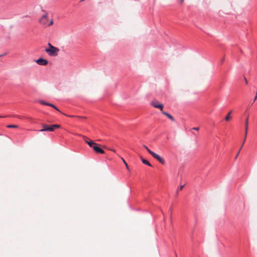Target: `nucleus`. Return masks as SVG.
Segmentation results:
<instances>
[{"label":"nucleus","mask_w":257,"mask_h":257,"mask_svg":"<svg viewBox=\"0 0 257 257\" xmlns=\"http://www.w3.org/2000/svg\"><path fill=\"white\" fill-rule=\"evenodd\" d=\"M48 48L45 49V51L50 56H57L59 49L52 46L50 43L48 44Z\"/></svg>","instance_id":"nucleus-1"},{"label":"nucleus","mask_w":257,"mask_h":257,"mask_svg":"<svg viewBox=\"0 0 257 257\" xmlns=\"http://www.w3.org/2000/svg\"><path fill=\"white\" fill-rule=\"evenodd\" d=\"M40 23L44 27H48L53 24V20L51 19L50 20L48 18L47 14L44 15L39 20Z\"/></svg>","instance_id":"nucleus-2"},{"label":"nucleus","mask_w":257,"mask_h":257,"mask_svg":"<svg viewBox=\"0 0 257 257\" xmlns=\"http://www.w3.org/2000/svg\"><path fill=\"white\" fill-rule=\"evenodd\" d=\"M143 147L146 149V150H147L148 153L153 156V157L159 161L161 164H165V160L160 156L150 150L146 145H144Z\"/></svg>","instance_id":"nucleus-3"},{"label":"nucleus","mask_w":257,"mask_h":257,"mask_svg":"<svg viewBox=\"0 0 257 257\" xmlns=\"http://www.w3.org/2000/svg\"><path fill=\"white\" fill-rule=\"evenodd\" d=\"M248 117L245 120V135H244V140L243 141V142H242V144L241 145L238 152H237L235 157V159H236L237 158V157H238V154L241 150V149H242L243 146V144H244L245 142V140H246V137H247V131H248Z\"/></svg>","instance_id":"nucleus-4"},{"label":"nucleus","mask_w":257,"mask_h":257,"mask_svg":"<svg viewBox=\"0 0 257 257\" xmlns=\"http://www.w3.org/2000/svg\"><path fill=\"white\" fill-rule=\"evenodd\" d=\"M151 104L154 107L160 109V110L162 112L163 111L164 105L162 103H160L158 101L155 99L153 100Z\"/></svg>","instance_id":"nucleus-5"},{"label":"nucleus","mask_w":257,"mask_h":257,"mask_svg":"<svg viewBox=\"0 0 257 257\" xmlns=\"http://www.w3.org/2000/svg\"><path fill=\"white\" fill-rule=\"evenodd\" d=\"M60 128V125L59 124H52L48 126L47 131L54 132L55 129Z\"/></svg>","instance_id":"nucleus-6"},{"label":"nucleus","mask_w":257,"mask_h":257,"mask_svg":"<svg viewBox=\"0 0 257 257\" xmlns=\"http://www.w3.org/2000/svg\"><path fill=\"white\" fill-rule=\"evenodd\" d=\"M36 63L40 65H46L48 63V61L46 59L43 58L38 59L36 61Z\"/></svg>","instance_id":"nucleus-7"},{"label":"nucleus","mask_w":257,"mask_h":257,"mask_svg":"<svg viewBox=\"0 0 257 257\" xmlns=\"http://www.w3.org/2000/svg\"><path fill=\"white\" fill-rule=\"evenodd\" d=\"M162 113L163 114H164L165 115H166L167 117H168L172 121H175V119H174V117L172 115H171L170 114H169V113L165 112V111H162Z\"/></svg>","instance_id":"nucleus-8"},{"label":"nucleus","mask_w":257,"mask_h":257,"mask_svg":"<svg viewBox=\"0 0 257 257\" xmlns=\"http://www.w3.org/2000/svg\"><path fill=\"white\" fill-rule=\"evenodd\" d=\"M232 113V110H230L226 115V117H225V120L227 121H228L231 119L230 114Z\"/></svg>","instance_id":"nucleus-9"},{"label":"nucleus","mask_w":257,"mask_h":257,"mask_svg":"<svg viewBox=\"0 0 257 257\" xmlns=\"http://www.w3.org/2000/svg\"><path fill=\"white\" fill-rule=\"evenodd\" d=\"M87 144L89 146V147L93 148L94 146L95 145L96 143H94V142L90 140H89L88 142H87Z\"/></svg>","instance_id":"nucleus-10"},{"label":"nucleus","mask_w":257,"mask_h":257,"mask_svg":"<svg viewBox=\"0 0 257 257\" xmlns=\"http://www.w3.org/2000/svg\"><path fill=\"white\" fill-rule=\"evenodd\" d=\"M48 125L46 124H42L43 128L40 130V132L47 131Z\"/></svg>","instance_id":"nucleus-11"},{"label":"nucleus","mask_w":257,"mask_h":257,"mask_svg":"<svg viewBox=\"0 0 257 257\" xmlns=\"http://www.w3.org/2000/svg\"><path fill=\"white\" fill-rule=\"evenodd\" d=\"M99 148H100V147L98 146V145L97 144H96L94 146V147H93L92 149L96 153H97Z\"/></svg>","instance_id":"nucleus-12"},{"label":"nucleus","mask_w":257,"mask_h":257,"mask_svg":"<svg viewBox=\"0 0 257 257\" xmlns=\"http://www.w3.org/2000/svg\"><path fill=\"white\" fill-rule=\"evenodd\" d=\"M142 162L144 164L147 165H148L149 166H150V167L152 166L151 164L147 160H145L144 159H142Z\"/></svg>","instance_id":"nucleus-13"},{"label":"nucleus","mask_w":257,"mask_h":257,"mask_svg":"<svg viewBox=\"0 0 257 257\" xmlns=\"http://www.w3.org/2000/svg\"><path fill=\"white\" fill-rule=\"evenodd\" d=\"M8 128H18V125L15 124H10L7 126Z\"/></svg>","instance_id":"nucleus-14"},{"label":"nucleus","mask_w":257,"mask_h":257,"mask_svg":"<svg viewBox=\"0 0 257 257\" xmlns=\"http://www.w3.org/2000/svg\"><path fill=\"white\" fill-rule=\"evenodd\" d=\"M121 159L122 161L123 162V163H124V165H125L126 169L127 170H129L128 166L126 162H125V161L122 158H121Z\"/></svg>","instance_id":"nucleus-15"},{"label":"nucleus","mask_w":257,"mask_h":257,"mask_svg":"<svg viewBox=\"0 0 257 257\" xmlns=\"http://www.w3.org/2000/svg\"><path fill=\"white\" fill-rule=\"evenodd\" d=\"M48 106H51L52 107L54 108V109H55L57 111H59V110L54 105H53V104L49 103V104H48Z\"/></svg>","instance_id":"nucleus-16"},{"label":"nucleus","mask_w":257,"mask_h":257,"mask_svg":"<svg viewBox=\"0 0 257 257\" xmlns=\"http://www.w3.org/2000/svg\"><path fill=\"white\" fill-rule=\"evenodd\" d=\"M97 153H100V154H104V151L102 149H101L100 148L99 149L98 152H97Z\"/></svg>","instance_id":"nucleus-17"},{"label":"nucleus","mask_w":257,"mask_h":257,"mask_svg":"<svg viewBox=\"0 0 257 257\" xmlns=\"http://www.w3.org/2000/svg\"><path fill=\"white\" fill-rule=\"evenodd\" d=\"M40 103L42 104H43V105H48V104H49L50 103H48V102H46L43 100H40Z\"/></svg>","instance_id":"nucleus-18"},{"label":"nucleus","mask_w":257,"mask_h":257,"mask_svg":"<svg viewBox=\"0 0 257 257\" xmlns=\"http://www.w3.org/2000/svg\"><path fill=\"white\" fill-rule=\"evenodd\" d=\"M103 147L104 148H105V149H108V150H110V151H113V152H115V150H114V149H112L107 148H106V146H103Z\"/></svg>","instance_id":"nucleus-19"},{"label":"nucleus","mask_w":257,"mask_h":257,"mask_svg":"<svg viewBox=\"0 0 257 257\" xmlns=\"http://www.w3.org/2000/svg\"><path fill=\"white\" fill-rule=\"evenodd\" d=\"M192 130H195V131H199V127H195L192 128Z\"/></svg>","instance_id":"nucleus-20"},{"label":"nucleus","mask_w":257,"mask_h":257,"mask_svg":"<svg viewBox=\"0 0 257 257\" xmlns=\"http://www.w3.org/2000/svg\"><path fill=\"white\" fill-rule=\"evenodd\" d=\"M184 186V185L180 186L178 189L180 190H182Z\"/></svg>","instance_id":"nucleus-21"},{"label":"nucleus","mask_w":257,"mask_h":257,"mask_svg":"<svg viewBox=\"0 0 257 257\" xmlns=\"http://www.w3.org/2000/svg\"><path fill=\"white\" fill-rule=\"evenodd\" d=\"M6 116H1L0 115V118H2V117H5Z\"/></svg>","instance_id":"nucleus-22"},{"label":"nucleus","mask_w":257,"mask_h":257,"mask_svg":"<svg viewBox=\"0 0 257 257\" xmlns=\"http://www.w3.org/2000/svg\"><path fill=\"white\" fill-rule=\"evenodd\" d=\"M85 143H87V142H89V141L85 140Z\"/></svg>","instance_id":"nucleus-23"},{"label":"nucleus","mask_w":257,"mask_h":257,"mask_svg":"<svg viewBox=\"0 0 257 257\" xmlns=\"http://www.w3.org/2000/svg\"><path fill=\"white\" fill-rule=\"evenodd\" d=\"M17 117H18L19 118H21V117L20 116H17Z\"/></svg>","instance_id":"nucleus-24"},{"label":"nucleus","mask_w":257,"mask_h":257,"mask_svg":"<svg viewBox=\"0 0 257 257\" xmlns=\"http://www.w3.org/2000/svg\"><path fill=\"white\" fill-rule=\"evenodd\" d=\"M140 158L141 159V160L142 161V159H143L141 156L140 157Z\"/></svg>","instance_id":"nucleus-25"},{"label":"nucleus","mask_w":257,"mask_h":257,"mask_svg":"<svg viewBox=\"0 0 257 257\" xmlns=\"http://www.w3.org/2000/svg\"><path fill=\"white\" fill-rule=\"evenodd\" d=\"M224 58H223V59H222V62H223V61H224Z\"/></svg>","instance_id":"nucleus-26"}]
</instances>
